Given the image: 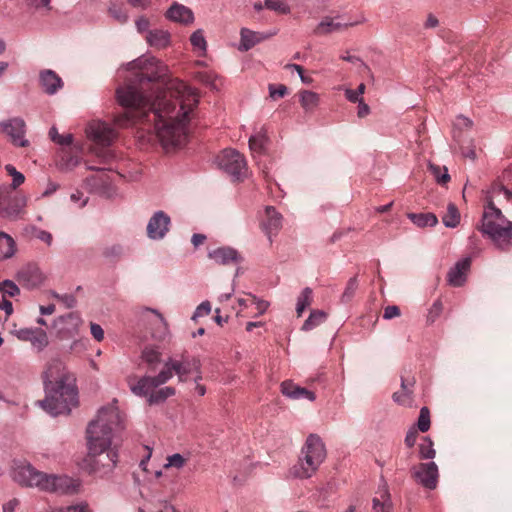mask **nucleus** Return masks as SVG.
I'll return each instance as SVG.
<instances>
[{"instance_id":"obj_47","label":"nucleus","mask_w":512,"mask_h":512,"mask_svg":"<svg viewBox=\"0 0 512 512\" xmlns=\"http://www.w3.org/2000/svg\"><path fill=\"white\" fill-rule=\"evenodd\" d=\"M190 42L195 49L201 50L203 52L206 51L207 42L205 40L202 29H198L192 33L190 36Z\"/></svg>"},{"instance_id":"obj_52","label":"nucleus","mask_w":512,"mask_h":512,"mask_svg":"<svg viewBox=\"0 0 512 512\" xmlns=\"http://www.w3.org/2000/svg\"><path fill=\"white\" fill-rule=\"evenodd\" d=\"M287 91V87L283 84L277 86L274 84L269 85V95L273 99L284 97L287 94Z\"/></svg>"},{"instance_id":"obj_31","label":"nucleus","mask_w":512,"mask_h":512,"mask_svg":"<svg viewBox=\"0 0 512 512\" xmlns=\"http://www.w3.org/2000/svg\"><path fill=\"white\" fill-rule=\"evenodd\" d=\"M15 251L16 244L14 239L10 235L0 232V258H11L15 254Z\"/></svg>"},{"instance_id":"obj_48","label":"nucleus","mask_w":512,"mask_h":512,"mask_svg":"<svg viewBox=\"0 0 512 512\" xmlns=\"http://www.w3.org/2000/svg\"><path fill=\"white\" fill-rule=\"evenodd\" d=\"M66 322H69L71 324L72 327L69 329V332L72 333L73 331H76L77 326L80 322V318L75 313H68L67 315L59 316L55 320V325L59 326Z\"/></svg>"},{"instance_id":"obj_23","label":"nucleus","mask_w":512,"mask_h":512,"mask_svg":"<svg viewBox=\"0 0 512 512\" xmlns=\"http://www.w3.org/2000/svg\"><path fill=\"white\" fill-rule=\"evenodd\" d=\"M281 392L284 396L295 400L305 398L309 401H314L316 399L313 391L300 387L292 381H283L281 383Z\"/></svg>"},{"instance_id":"obj_33","label":"nucleus","mask_w":512,"mask_h":512,"mask_svg":"<svg viewBox=\"0 0 512 512\" xmlns=\"http://www.w3.org/2000/svg\"><path fill=\"white\" fill-rule=\"evenodd\" d=\"M141 357L150 368L154 369L161 361V352L157 347L146 346L142 351Z\"/></svg>"},{"instance_id":"obj_46","label":"nucleus","mask_w":512,"mask_h":512,"mask_svg":"<svg viewBox=\"0 0 512 512\" xmlns=\"http://www.w3.org/2000/svg\"><path fill=\"white\" fill-rule=\"evenodd\" d=\"M49 136L53 142L62 146H68L73 142L72 134L60 135L55 127L49 130Z\"/></svg>"},{"instance_id":"obj_37","label":"nucleus","mask_w":512,"mask_h":512,"mask_svg":"<svg viewBox=\"0 0 512 512\" xmlns=\"http://www.w3.org/2000/svg\"><path fill=\"white\" fill-rule=\"evenodd\" d=\"M347 26H348V24H341L338 22H334L330 18H326L318 24L317 28L315 29V33L316 34H327L332 31L340 30L343 27H347Z\"/></svg>"},{"instance_id":"obj_39","label":"nucleus","mask_w":512,"mask_h":512,"mask_svg":"<svg viewBox=\"0 0 512 512\" xmlns=\"http://www.w3.org/2000/svg\"><path fill=\"white\" fill-rule=\"evenodd\" d=\"M175 394L173 387H164L149 395L148 401L150 404H158L164 402L168 397Z\"/></svg>"},{"instance_id":"obj_18","label":"nucleus","mask_w":512,"mask_h":512,"mask_svg":"<svg viewBox=\"0 0 512 512\" xmlns=\"http://www.w3.org/2000/svg\"><path fill=\"white\" fill-rule=\"evenodd\" d=\"M208 257L219 265L238 264L242 261L241 255L231 247H220L208 253Z\"/></svg>"},{"instance_id":"obj_35","label":"nucleus","mask_w":512,"mask_h":512,"mask_svg":"<svg viewBox=\"0 0 512 512\" xmlns=\"http://www.w3.org/2000/svg\"><path fill=\"white\" fill-rule=\"evenodd\" d=\"M326 319V313L322 310H313L305 320L302 330L309 331L320 325Z\"/></svg>"},{"instance_id":"obj_57","label":"nucleus","mask_w":512,"mask_h":512,"mask_svg":"<svg viewBox=\"0 0 512 512\" xmlns=\"http://www.w3.org/2000/svg\"><path fill=\"white\" fill-rule=\"evenodd\" d=\"M417 436V429L415 427H411L405 436V444L409 448H412L416 443Z\"/></svg>"},{"instance_id":"obj_29","label":"nucleus","mask_w":512,"mask_h":512,"mask_svg":"<svg viewBox=\"0 0 512 512\" xmlns=\"http://www.w3.org/2000/svg\"><path fill=\"white\" fill-rule=\"evenodd\" d=\"M299 101L306 112H313L319 105V95L310 90L299 92Z\"/></svg>"},{"instance_id":"obj_15","label":"nucleus","mask_w":512,"mask_h":512,"mask_svg":"<svg viewBox=\"0 0 512 512\" xmlns=\"http://www.w3.org/2000/svg\"><path fill=\"white\" fill-rule=\"evenodd\" d=\"M170 222V217L165 212H155L147 224V236L152 240L164 238L169 231Z\"/></svg>"},{"instance_id":"obj_19","label":"nucleus","mask_w":512,"mask_h":512,"mask_svg":"<svg viewBox=\"0 0 512 512\" xmlns=\"http://www.w3.org/2000/svg\"><path fill=\"white\" fill-rule=\"evenodd\" d=\"M266 219L262 222L261 227L272 242V235H276L282 227V215L272 206L265 209Z\"/></svg>"},{"instance_id":"obj_64","label":"nucleus","mask_w":512,"mask_h":512,"mask_svg":"<svg viewBox=\"0 0 512 512\" xmlns=\"http://www.w3.org/2000/svg\"><path fill=\"white\" fill-rule=\"evenodd\" d=\"M136 27L139 32L146 31L149 27V21L145 17H140L136 20Z\"/></svg>"},{"instance_id":"obj_49","label":"nucleus","mask_w":512,"mask_h":512,"mask_svg":"<svg viewBox=\"0 0 512 512\" xmlns=\"http://www.w3.org/2000/svg\"><path fill=\"white\" fill-rule=\"evenodd\" d=\"M123 254V247L120 244H114L103 250V256L111 261H117Z\"/></svg>"},{"instance_id":"obj_3","label":"nucleus","mask_w":512,"mask_h":512,"mask_svg":"<svg viewBox=\"0 0 512 512\" xmlns=\"http://www.w3.org/2000/svg\"><path fill=\"white\" fill-rule=\"evenodd\" d=\"M60 368L61 363L56 361L43 373L46 397L39 404L52 416L68 415L79 404L75 377L69 372L56 375Z\"/></svg>"},{"instance_id":"obj_42","label":"nucleus","mask_w":512,"mask_h":512,"mask_svg":"<svg viewBox=\"0 0 512 512\" xmlns=\"http://www.w3.org/2000/svg\"><path fill=\"white\" fill-rule=\"evenodd\" d=\"M358 289V280L357 276L351 277L345 287L344 292L341 295V302L348 303L350 302Z\"/></svg>"},{"instance_id":"obj_54","label":"nucleus","mask_w":512,"mask_h":512,"mask_svg":"<svg viewBox=\"0 0 512 512\" xmlns=\"http://www.w3.org/2000/svg\"><path fill=\"white\" fill-rule=\"evenodd\" d=\"M443 310V304L440 300H437L432 305L428 313V320L434 322L435 319L441 314Z\"/></svg>"},{"instance_id":"obj_4","label":"nucleus","mask_w":512,"mask_h":512,"mask_svg":"<svg viewBox=\"0 0 512 512\" xmlns=\"http://www.w3.org/2000/svg\"><path fill=\"white\" fill-rule=\"evenodd\" d=\"M124 417L115 405L99 409L97 418L86 429L88 460H94L111 447L113 433L124 429Z\"/></svg>"},{"instance_id":"obj_56","label":"nucleus","mask_w":512,"mask_h":512,"mask_svg":"<svg viewBox=\"0 0 512 512\" xmlns=\"http://www.w3.org/2000/svg\"><path fill=\"white\" fill-rule=\"evenodd\" d=\"M34 236L37 239L45 242L48 246H50L52 244L53 237H52V234L48 231L41 230V229H35Z\"/></svg>"},{"instance_id":"obj_61","label":"nucleus","mask_w":512,"mask_h":512,"mask_svg":"<svg viewBox=\"0 0 512 512\" xmlns=\"http://www.w3.org/2000/svg\"><path fill=\"white\" fill-rule=\"evenodd\" d=\"M61 303L64 304L66 308H73L76 305V298L72 294H63L61 296Z\"/></svg>"},{"instance_id":"obj_28","label":"nucleus","mask_w":512,"mask_h":512,"mask_svg":"<svg viewBox=\"0 0 512 512\" xmlns=\"http://www.w3.org/2000/svg\"><path fill=\"white\" fill-rule=\"evenodd\" d=\"M407 217L418 227H433L438 223V218L434 213H408Z\"/></svg>"},{"instance_id":"obj_22","label":"nucleus","mask_w":512,"mask_h":512,"mask_svg":"<svg viewBox=\"0 0 512 512\" xmlns=\"http://www.w3.org/2000/svg\"><path fill=\"white\" fill-rule=\"evenodd\" d=\"M276 32L272 33H262V32H255L252 30H249L247 28H242L240 35H241V41L239 45L240 51H248L251 48H253L256 44L260 43L261 41H264L266 39H269L273 35H275Z\"/></svg>"},{"instance_id":"obj_45","label":"nucleus","mask_w":512,"mask_h":512,"mask_svg":"<svg viewBox=\"0 0 512 512\" xmlns=\"http://www.w3.org/2000/svg\"><path fill=\"white\" fill-rule=\"evenodd\" d=\"M417 429L421 432H427L430 429V411L428 407L424 406L420 409V414L417 421Z\"/></svg>"},{"instance_id":"obj_2","label":"nucleus","mask_w":512,"mask_h":512,"mask_svg":"<svg viewBox=\"0 0 512 512\" xmlns=\"http://www.w3.org/2000/svg\"><path fill=\"white\" fill-rule=\"evenodd\" d=\"M480 231L501 250L512 245V192L494 184L485 197Z\"/></svg>"},{"instance_id":"obj_50","label":"nucleus","mask_w":512,"mask_h":512,"mask_svg":"<svg viewBox=\"0 0 512 512\" xmlns=\"http://www.w3.org/2000/svg\"><path fill=\"white\" fill-rule=\"evenodd\" d=\"M394 402L399 405L411 406L413 402V392L397 391L392 395Z\"/></svg>"},{"instance_id":"obj_1","label":"nucleus","mask_w":512,"mask_h":512,"mask_svg":"<svg viewBox=\"0 0 512 512\" xmlns=\"http://www.w3.org/2000/svg\"><path fill=\"white\" fill-rule=\"evenodd\" d=\"M117 89V100L126 109L115 117L119 127L134 123L153 128L164 149L180 148L187 143L190 115L198 105V94L178 79L168 80V69L154 58L143 65Z\"/></svg>"},{"instance_id":"obj_63","label":"nucleus","mask_w":512,"mask_h":512,"mask_svg":"<svg viewBox=\"0 0 512 512\" xmlns=\"http://www.w3.org/2000/svg\"><path fill=\"white\" fill-rule=\"evenodd\" d=\"M358 103V112L357 115L360 118L367 116L370 112L369 106L363 101V98L357 102Z\"/></svg>"},{"instance_id":"obj_13","label":"nucleus","mask_w":512,"mask_h":512,"mask_svg":"<svg viewBox=\"0 0 512 512\" xmlns=\"http://www.w3.org/2000/svg\"><path fill=\"white\" fill-rule=\"evenodd\" d=\"M2 131L10 137L11 142L15 146L27 147L29 141L24 138L26 132V124L22 118L15 117L7 121L1 122Z\"/></svg>"},{"instance_id":"obj_60","label":"nucleus","mask_w":512,"mask_h":512,"mask_svg":"<svg viewBox=\"0 0 512 512\" xmlns=\"http://www.w3.org/2000/svg\"><path fill=\"white\" fill-rule=\"evenodd\" d=\"M415 385V379L412 378H405L404 376H401V390L404 392H413V387Z\"/></svg>"},{"instance_id":"obj_6","label":"nucleus","mask_w":512,"mask_h":512,"mask_svg":"<svg viewBox=\"0 0 512 512\" xmlns=\"http://www.w3.org/2000/svg\"><path fill=\"white\" fill-rule=\"evenodd\" d=\"M46 474L38 471L25 460H13L12 462L11 477L21 486L37 487L43 490Z\"/></svg>"},{"instance_id":"obj_8","label":"nucleus","mask_w":512,"mask_h":512,"mask_svg":"<svg viewBox=\"0 0 512 512\" xmlns=\"http://www.w3.org/2000/svg\"><path fill=\"white\" fill-rule=\"evenodd\" d=\"M201 367L200 360L196 357H190L186 352L181 354L179 360L169 357L165 363L164 368L161 371H168L173 377V373L178 376L179 381H186L187 376L196 372L199 373Z\"/></svg>"},{"instance_id":"obj_20","label":"nucleus","mask_w":512,"mask_h":512,"mask_svg":"<svg viewBox=\"0 0 512 512\" xmlns=\"http://www.w3.org/2000/svg\"><path fill=\"white\" fill-rule=\"evenodd\" d=\"M118 461V454L114 449L109 448L106 452H104L101 456L95 457L94 460H88L85 458V462L91 467V470L96 472L101 468L105 469V471L112 470Z\"/></svg>"},{"instance_id":"obj_9","label":"nucleus","mask_w":512,"mask_h":512,"mask_svg":"<svg viewBox=\"0 0 512 512\" xmlns=\"http://www.w3.org/2000/svg\"><path fill=\"white\" fill-rule=\"evenodd\" d=\"M45 483L42 491L58 493L62 495L78 494L82 483L79 479L67 475L46 474Z\"/></svg>"},{"instance_id":"obj_5","label":"nucleus","mask_w":512,"mask_h":512,"mask_svg":"<svg viewBox=\"0 0 512 512\" xmlns=\"http://www.w3.org/2000/svg\"><path fill=\"white\" fill-rule=\"evenodd\" d=\"M325 445L317 434H310L301 450V457L294 464L289 474L293 478L308 479L312 477L326 458Z\"/></svg>"},{"instance_id":"obj_26","label":"nucleus","mask_w":512,"mask_h":512,"mask_svg":"<svg viewBox=\"0 0 512 512\" xmlns=\"http://www.w3.org/2000/svg\"><path fill=\"white\" fill-rule=\"evenodd\" d=\"M19 277L29 287H38L44 282V275L37 267H27L19 273Z\"/></svg>"},{"instance_id":"obj_44","label":"nucleus","mask_w":512,"mask_h":512,"mask_svg":"<svg viewBox=\"0 0 512 512\" xmlns=\"http://www.w3.org/2000/svg\"><path fill=\"white\" fill-rule=\"evenodd\" d=\"M264 6L266 9L275 11L278 14L286 15L290 13L289 5L286 4L283 0H265Z\"/></svg>"},{"instance_id":"obj_16","label":"nucleus","mask_w":512,"mask_h":512,"mask_svg":"<svg viewBox=\"0 0 512 512\" xmlns=\"http://www.w3.org/2000/svg\"><path fill=\"white\" fill-rule=\"evenodd\" d=\"M17 337L30 342L38 352L43 351L49 344L48 335L42 328H22L17 331Z\"/></svg>"},{"instance_id":"obj_25","label":"nucleus","mask_w":512,"mask_h":512,"mask_svg":"<svg viewBox=\"0 0 512 512\" xmlns=\"http://www.w3.org/2000/svg\"><path fill=\"white\" fill-rule=\"evenodd\" d=\"M166 16L174 21L184 25L193 23L194 14L192 10L182 4L174 3L166 12Z\"/></svg>"},{"instance_id":"obj_58","label":"nucleus","mask_w":512,"mask_h":512,"mask_svg":"<svg viewBox=\"0 0 512 512\" xmlns=\"http://www.w3.org/2000/svg\"><path fill=\"white\" fill-rule=\"evenodd\" d=\"M91 334L97 341H102L104 339V331L99 324L91 323L90 326Z\"/></svg>"},{"instance_id":"obj_51","label":"nucleus","mask_w":512,"mask_h":512,"mask_svg":"<svg viewBox=\"0 0 512 512\" xmlns=\"http://www.w3.org/2000/svg\"><path fill=\"white\" fill-rule=\"evenodd\" d=\"M167 461H168V463L165 465L166 468L175 467V468L180 469L186 463V459L179 453H175L171 456H168Z\"/></svg>"},{"instance_id":"obj_43","label":"nucleus","mask_w":512,"mask_h":512,"mask_svg":"<svg viewBox=\"0 0 512 512\" xmlns=\"http://www.w3.org/2000/svg\"><path fill=\"white\" fill-rule=\"evenodd\" d=\"M20 293L19 287L11 280L0 283V298L14 297Z\"/></svg>"},{"instance_id":"obj_7","label":"nucleus","mask_w":512,"mask_h":512,"mask_svg":"<svg viewBox=\"0 0 512 512\" xmlns=\"http://www.w3.org/2000/svg\"><path fill=\"white\" fill-rule=\"evenodd\" d=\"M26 198L19 195H12L10 188L6 185L0 186V216L9 220L18 219L24 212Z\"/></svg>"},{"instance_id":"obj_59","label":"nucleus","mask_w":512,"mask_h":512,"mask_svg":"<svg viewBox=\"0 0 512 512\" xmlns=\"http://www.w3.org/2000/svg\"><path fill=\"white\" fill-rule=\"evenodd\" d=\"M252 303L256 305L259 315H262L269 307V302L258 299L256 296H252Z\"/></svg>"},{"instance_id":"obj_30","label":"nucleus","mask_w":512,"mask_h":512,"mask_svg":"<svg viewBox=\"0 0 512 512\" xmlns=\"http://www.w3.org/2000/svg\"><path fill=\"white\" fill-rule=\"evenodd\" d=\"M380 497L373 499V512H392V502L386 487L379 491Z\"/></svg>"},{"instance_id":"obj_41","label":"nucleus","mask_w":512,"mask_h":512,"mask_svg":"<svg viewBox=\"0 0 512 512\" xmlns=\"http://www.w3.org/2000/svg\"><path fill=\"white\" fill-rule=\"evenodd\" d=\"M5 170L8 173V175L12 177V183L10 186H8L10 188V191L12 192V190L17 189L20 185L24 183L25 176L21 172L17 171L16 168L11 164H7L5 166Z\"/></svg>"},{"instance_id":"obj_55","label":"nucleus","mask_w":512,"mask_h":512,"mask_svg":"<svg viewBox=\"0 0 512 512\" xmlns=\"http://www.w3.org/2000/svg\"><path fill=\"white\" fill-rule=\"evenodd\" d=\"M401 315L400 308L396 305H389L385 307L383 318L386 320L393 319L395 317H399Z\"/></svg>"},{"instance_id":"obj_24","label":"nucleus","mask_w":512,"mask_h":512,"mask_svg":"<svg viewBox=\"0 0 512 512\" xmlns=\"http://www.w3.org/2000/svg\"><path fill=\"white\" fill-rule=\"evenodd\" d=\"M157 316V320L152 324L151 336L159 342H168L171 339L169 326L163 315L155 309H148Z\"/></svg>"},{"instance_id":"obj_11","label":"nucleus","mask_w":512,"mask_h":512,"mask_svg":"<svg viewBox=\"0 0 512 512\" xmlns=\"http://www.w3.org/2000/svg\"><path fill=\"white\" fill-rule=\"evenodd\" d=\"M415 481L426 489L434 490L438 484L439 472L435 462L420 463L411 468Z\"/></svg>"},{"instance_id":"obj_27","label":"nucleus","mask_w":512,"mask_h":512,"mask_svg":"<svg viewBox=\"0 0 512 512\" xmlns=\"http://www.w3.org/2000/svg\"><path fill=\"white\" fill-rule=\"evenodd\" d=\"M146 40L151 47L161 49L169 44L170 34L165 30L155 29L148 32Z\"/></svg>"},{"instance_id":"obj_34","label":"nucleus","mask_w":512,"mask_h":512,"mask_svg":"<svg viewBox=\"0 0 512 512\" xmlns=\"http://www.w3.org/2000/svg\"><path fill=\"white\" fill-rule=\"evenodd\" d=\"M268 141L266 131L261 129L255 135H252L249 139V148L252 152L262 153L265 149V144Z\"/></svg>"},{"instance_id":"obj_12","label":"nucleus","mask_w":512,"mask_h":512,"mask_svg":"<svg viewBox=\"0 0 512 512\" xmlns=\"http://www.w3.org/2000/svg\"><path fill=\"white\" fill-rule=\"evenodd\" d=\"M86 132L92 141L103 147L110 146L116 138L114 129L102 121H92Z\"/></svg>"},{"instance_id":"obj_32","label":"nucleus","mask_w":512,"mask_h":512,"mask_svg":"<svg viewBox=\"0 0 512 512\" xmlns=\"http://www.w3.org/2000/svg\"><path fill=\"white\" fill-rule=\"evenodd\" d=\"M442 222L447 228H455L460 223V212L454 203H449L447 212L442 216Z\"/></svg>"},{"instance_id":"obj_10","label":"nucleus","mask_w":512,"mask_h":512,"mask_svg":"<svg viewBox=\"0 0 512 512\" xmlns=\"http://www.w3.org/2000/svg\"><path fill=\"white\" fill-rule=\"evenodd\" d=\"M221 170L239 180L246 172V161L243 155L234 149H225L217 157Z\"/></svg>"},{"instance_id":"obj_62","label":"nucleus","mask_w":512,"mask_h":512,"mask_svg":"<svg viewBox=\"0 0 512 512\" xmlns=\"http://www.w3.org/2000/svg\"><path fill=\"white\" fill-rule=\"evenodd\" d=\"M0 310H4L6 317H9L13 312L12 302L8 298H0Z\"/></svg>"},{"instance_id":"obj_53","label":"nucleus","mask_w":512,"mask_h":512,"mask_svg":"<svg viewBox=\"0 0 512 512\" xmlns=\"http://www.w3.org/2000/svg\"><path fill=\"white\" fill-rule=\"evenodd\" d=\"M211 312V304L209 301L202 302L195 310L192 320L196 321L198 317L209 315Z\"/></svg>"},{"instance_id":"obj_17","label":"nucleus","mask_w":512,"mask_h":512,"mask_svg":"<svg viewBox=\"0 0 512 512\" xmlns=\"http://www.w3.org/2000/svg\"><path fill=\"white\" fill-rule=\"evenodd\" d=\"M470 258H464L450 268L447 274V281L453 287H461L467 279V273L470 269Z\"/></svg>"},{"instance_id":"obj_21","label":"nucleus","mask_w":512,"mask_h":512,"mask_svg":"<svg viewBox=\"0 0 512 512\" xmlns=\"http://www.w3.org/2000/svg\"><path fill=\"white\" fill-rule=\"evenodd\" d=\"M39 83L42 90L48 95H54L63 87L62 79L50 69L40 72Z\"/></svg>"},{"instance_id":"obj_38","label":"nucleus","mask_w":512,"mask_h":512,"mask_svg":"<svg viewBox=\"0 0 512 512\" xmlns=\"http://www.w3.org/2000/svg\"><path fill=\"white\" fill-rule=\"evenodd\" d=\"M429 170L438 184L445 185L450 181V175L446 167L442 168L436 164L429 163Z\"/></svg>"},{"instance_id":"obj_36","label":"nucleus","mask_w":512,"mask_h":512,"mask_svg":"<svg viewBox=\"0 0 512 512\" xmlns=\"http://www.w3.org/2000/svg\"><path fill=\"white\" fill-rule=\"evenodd\" d=\"M312 289L306 287L302 290L301 294L297 299L296 312L298 317H300L303 311L311 304L312 302Z\"/></svg>"},{"instance_id":"obj_40","label":"nucleus","mask_w":512,"mask_h":512,"mask_svg":"<svg viewBox=\"0 0 512 512\" xmlns=\"http://www.w3.org/2000/svg\"><path fill=\"white\" fill-rule=\"evenodd\" d=\"M436 451L433 448V441L430 437H424L419 444V456L421 459H433Z\"/></svg>"},{"instance_id":"obj_14","label":"nucleus","mask_w":512,"mask_h":512,"mask_svg":"<svg viewBox=\"0 0 512 512\" xmlns=\"http://www.w3.org/2000/svg\"><path fill=\"white\" fill-rule=\"evenodd\" d=\"M171 379V374L168 371H160L156 376H144L137 384L131 387V390L134 394L138 396H146L152 391L154 388L166 383Z\"/></svg>"}]
</instances>
